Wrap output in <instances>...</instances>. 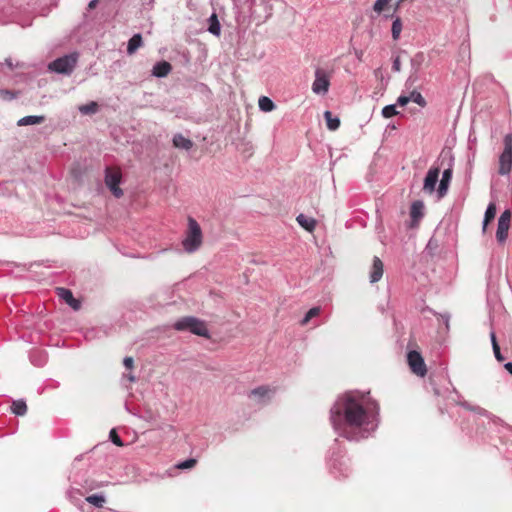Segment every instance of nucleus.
I'll return each mask as SVG.
<instances>
[{"mask_svg": "<svg viewBox=\"0 0 512 512\" xmlns=\"http://www.w3.org/2000/svg\"><path fill=\"white\" fill-rule=\"evenodd\" d=\"M330 422L339 436L349 441H360L378 428L380 407L369 393L346 392L331 407Z\"/></svg>", "mask_w": 512, "mask_h": 512, "instance_id": "1", "label": "nucleus"}, {"mask_svg": "<svg viewBox=\"0 0 512 512\" xmlns=\"http://www.w3.org/2000/svg\"><path fill=\"white\" fill-rule=\"evenodd\" d=\"M203 243V234L198 222L192 218H188L187 229L182 239L183 250L187 253L196 252Z\"/></svg>", "mask_w": 512, "mask_h": 512, "instance_id": "2", "label": "nucleus"}, {"mask_svg": "<svg viewBox=\"0 0 512 512\" xmlns=\"http://www.w3.org/2000/svg\"><path fill=\"white\" fill-rule=\"evenodd\" d=\"M173 327L177 331H189L197 336L209 337V330L205 322L193 316L180 318L173 324Z\"/></svg>", "mask_w": 512, "mask_h": 512, "instance_id": "3", "label": "nucleus"}, {"mask_svg": "<svg viewBox=\"0 0 512 512\" xmlns=\"http://www.w3.org/2000/svg\"><path fill=\"white\" fill-rule=\"evenodd\" d=\"M77 61V53L67 54L49 63L48 69L56 73L69 75L73 72Z\"/></svg>", "mask_w": 512, "mask_h": 512, "instance_id": "4", "label": "nucleus"}, {"mask_svg": "<svg viewBox=\"0 0 512 512\" xmlns=\"http://www.w3.org/2000/svg\"><path fill=\"white\" fill-rule=\"evenodd\" d=\"M512 169V134L509 133L504 137V150L499 156L498 173L500 175H508Z\"/></svg>", "mask_w": 512, "mask_h": 512, "instance_id": "5", "label": "nucleus"}, {"mask_svg": "<svg viewBox=\"0 0 512 512\" xmlns=\"http://www.w3.org/2000/svg\"><path fill=\"white\" fill-rule=\"evenodd\" d=\"M121 172L117 169L107 167L105 170V184L116 198L123 195L122 189L119 187L121 183Z\"/></svg>", "mask_w": 512, "mask_h": 512, "instance_id": "6", "label": "nucleus"}, {"mask_svg": "<svg viewBox=\"0 0 512 512\" xmlns=\"http://www.w3.org/2000/svg\"><path fill=\"white\" fill-rule=\"evenodd\" d=\"M448 156V166L447 168L444 169L443 173H442V178L440 180V183H439V186H438V189H437V193H438V196L439 198H442L444 197L446 194H447V191H448V188H449V184L452 180V175H453V169H452V162H453V157L447 153L446 155H444L443 153L441 154V157H442V163L444 162V158Z\"/></svg>", "mask_w": 512, "mask_h": 512, "instance_id": "7", "label": "nucleus"}, {"mask_svg": "<svg viewBox=\"0 0 512 512\" xmlns=\"http://www.w3.org/2000/svg\"><path fill=\"white\" fill-rule=\"evenodd\" d=\"M329 86L330 80L328 74L320 68L316 69L312 91L318 95H325L329 90Z\"/></svg>", "mask_w": 512, "mask_h": 512, "instance_id": "8", "label": "nucleus"}, {"mask_svg": "<svg viewBox=\"0 0 512 512\" xmlns=\"http://www.w3.org/2000/svg\"><path fill=\"white\" fill-rule=\"evenodd\" d=\"M407 361L412 372L418 376H425L427 370L423 357L417 351H410L407 355Z\"/></svg>", "mask_w": 512, "mask_h": 512, "instance_id": "9", "label": "nucleus"}, {"mask_svg": "<svg viewBox=\"0 0 512 512\" xmlns=\"http://www.w3.org/2000/svg\"><path fill=\"white\" fill-rule=\"evenodd\" d=\"M511 213L509 210H505L501 213L498 219L496 238L498 242L503 243L508 236V230L510 227Z\"/></svg>", "mask_w": 512, "mask_h": 512, "instance_id": "10", "label": "nucleus"}, {"mask_svg": "<svg viewBox=\"0 0 512 512\" xmlns=\"http://www.w3.org/2000/svg\"><path fill=\"white\" fill-rule=\"evenodd\" d=\"M439 174H440V167H431L427 174H426V177L424 179V184H423V190L427 193H433L435 191V188H436V184L438 182V178H439Z\"/></svg>", "mask_w": 512, "mask_h": 512, "instance_id": "11", "label": "nucleus"}, {"mask_svg": "<svg viewBox=\"0 0 512 512\" xmlns=\"http://www.w3.org/2000/svg\"><path fill=\"white\" fill-rule=\"evenodd\" d=\"M383 272H384L383 262L380 260V258L375 256L373 258L372 266H371L370 273H369L370 283L378 282L382 278Z\"/></svg>", "mask_w": 512, "mask_h": 512, "instance_id": "12", "label": "nucleus"}, {"mask_svg": "<svg viewBox=\"0 0 512 512\" xmlns=\"http://www.w3.org/2000/svg\"><path fill=\"white\" fill-rule=\"evenodd\" d=\"M57 295L74 310H78L80 308V302L74 298L72 292L69 289L57 288Z\"/></svg>", "mask_w": 512, "mask_h": 512, "instance_id": "13", "label": "nucleus"}, {"mask_svg": "<svg viewBox=\"0 0 512 512\" xmlns=\"http://www.w3.org/2000/svg\"><path fill=\"white\" fill-rule=\"evenodd\" d=\"M172 70V66L167 61L157 62L152 69V75L157 78L166 77Z\"/></svg>", "mask_w": 512, "mask_h": 512, "instance_id": "14", "label": "nucleus"}, {"mask_svg": "<svg viewBox=\"0 0 512 512\" xmlns=\"http://www.w3.org/2000/svg\"><path fill=\"white\" fill-rule=\"evenodd\" d=\"M424 215V204L422 201H415L410 208V217L413 222H418Z\"/></svg>", "mask_w": 512, "mask_h": 512, "instance_id": "15", "label": "nucleus"}, {"mask_svg": "<svg viewBox=\"0 0 512 512\" xmlns=\"http://www.w3.org/2000/svg\"><path fill=\"white\" fill-rule=\"evenodd\" d=\"M44 121H45V116L29 115V116L20 118L17 121V125L18 126L37 125V124L43 123Z\"/></svg>", "mask_w": 512, "mask_h": 512, "instance_id": "16", "label": "nucleus"}, {"mask_svg": "<svg viewBox=\"0 0 512 512\" xmlns=\"http://www.w3.org/2000/svg\"><path fill=\"white\" fill-rule=\"evenodd\" d=\"M271 393V389H269L266 386H261L256 389H253L250 392V396L257 398L259 402H265L266 399L270 398Z\"/></svg>", "mask_w": 512, "mask_h": 512, "instance_id": "17", "label": "nucleus"}, {"mask_svg": "<svg viewBox=\"0 0 512 512\" xmlns=\"http://www.w3.org/2000/svg\"><path fill=\"white\" fill-rule=\"evenodd\" d=\"M173 145L176 148L189 150L192 148L193 142L190 139L184 137L182 134H176L173 137Z\"/></svg>", "mask_w": 512, "mask_h": 512, "instance_id": "18", "label": "nucleus"}, {"mask_svg": "<svg viewBox=\"0 0 512 512\" xmlns=\"http://www.w3.org/2000/svg\"><path fill=\"white\" fill-rule=\"evenodd\" d=\"M298 224L305 230L312 232L316 227L315 219L307 217L304 214H299L296 218Z\"/></svg>", "mask_w": 512, "mask_h": 512, "instance_id": "19", "label": "nucleus"}, {"mask_svg": "<svg viewBox=\"0 0 512 512\" xmlns=\"http://www.w3.org/2000/svg\"><path fill=\"white\" fill-rule=\"evenodd\" d=\"M142 46V36L141 34H134L128 41L127 45V53L132 55L134 54L139 47Z\"/></svg>", "mask_w": 512, "mask_h": 512, "instance_id": "20", "label": "nucleus"}, {"mask_svg": "<svg viewBox=\"0 0 512 512\" xmlns=\"http://www.w3.org/2000/svg\"><path fill=\"white\" fill-rule=\"evenodd\" d=\"M208 31L215 36L220 35L221 25L215 13L208 18Z\"/></svg>", "mask_w": 512, "mask_h": 512, "instance_id": "21", "label": "nucleus"}, {"mask_svg": "<svg viewBox=\"0 0 512 512\" xmlns=\"http://www.w3.org/2000/svg\"><path fill=\"white\" fill-rule=\"evenodd\" d=\"M324 118L326 120L327 128L331 131H335L340 126V119L337 116H333L330 111H325Z\"/></svg>", "mask_w": 512, "mask_h": 512, "instance_id": "22", "label": "nucleus"}, {"mask_svg": "<svg viewBox=\"0 0 512 512\" xmlns=\"http://www.w3.org/2000/svg\"><path fill=\"white\" fill-rule=\"evenodd\" d=\"M98 108H99V106H98L97 102L91 101L87 104L80 105L78 107V110L83 115H92L98 111Z\"/></svg>", "mask_w": 512, "mask_h": 512, "instance_id": "23", "label": "nucleus"}, {"mask_svg": "<svg viewBox=\"0 0 512 512\" xmlns=\"http://www.w3.org/2000/svg\"><path fill=\"white\" fill-rule=\"evenodd\" d=\"M258 105L260 110L263 112H271L275 109L274 102L266 96H261L259 98Z\"/></svg>", "mask_w": 512, "mask_h": 512, "instance_id": "24", "label": "nucleus"}, {"mask_svg": "<svg viewBox=\"0 0 512 512\" xmlns=\"http://www.w3.org/2000/svg\"><path fill=\"white\" fill-rule=\"evenodd\" d=\"M496 215V206L494 203H490L485 211L484 220H483V230L485 231L488 223L495 218Z\"/></svg>", "mask_w": 512, "mask_h": 512, "instance_id": "25", "label": "nucleus"}, {"mask_svg": "<svg viewBox=\"0 0 512 512\" xmlns=\"http://www.w3.org/2000/svg\"><path fill=\"white\" fill-rule=\"evenodd\" d=\"M11 409L15 415L23 416L27 412V405L23 400H16L13 401Z\"/></svg>", "mask_w": 512, "mask_h": 512, "instance_id": "26", "label": "nucleus"}, {"mask_svg": "<svg viewBox=\"0 0 512 512\" xmlns=\"http://www.w3.org/2000/svg\"><path fill=\"white\" fill-rule=\"evenodd\" d=\"M402 31V21L399 16H396L393 20L391 33L393 40H398Z\"/></svg>", "mask_w": 512, "mask_h": 512, "instance_id": "27", "label": "nucleus"}, {"mask_svg": "<svg viewBox=\"0 0 512 512\" xmlns=\"http://www.w3.org/2000/svg\"><path fill=\"white\" fill-rule=\"evenodd\" d=\"M86 501L96 507H102L105 503V497L102 494H93L86 498Z\"/></svg>", "mask_w": 512, "mask_h": 512, "instance_id": "28", "label": "nucleus"}, {"mask_svg": "<svg viewBox=\"0 0 512 512\" xmlns=\"http://www.w3.org/2000/svg\"><path fill=\"white\" fill-rule=\"evenodd\" d=\"M409 99H410V101L418 104L421 107L426 106V101H425L424 97L421 95V93H419L417 91H412L409 95Z\"/></svg>", "mask_w": 512, "mask_h": 512, "instance_id": "29", "label": "nucleus"}, {"mask_svg": "<svg viewBox=\"0 0 512 512\" xmlns=\"http://www.w3.org/2000/svg\"><path fill=\"white\" fill-rule=\"evenodd\" d=\"M320 313V308L319 307H313L311 308L307 313L306 315L304 316V318L302 319L301 321V324L302 325H305L307 324L312 318L318 316Z\"/></svg>", "mask_w": 512, "mask_h": 512, "instance_id": "30", "label": "nucleus"}, {"mask_svg": "<svg viewBox=\"0 0 512 512\" xmlns=\"http://www.w3.org/2000/svg\"><path fill=\"white\" fill-rule=\"evenodd\" d=\"M397 114H398V111L396 109V105H394V104L387 105L382 109V115L384 118H390Z\"/></svg>", "mask_w": 512, "mask_h": 512, "instance_id": "31", "label": "nucleus"}, {"mask_svg": "<svg viewBox=\"0 0 512 512\" xmlns=\"http://www.w3.org/2000/svg\"><path fill=\"white\" fill-rule=\"evenodd\" d=\"M196 464V460L193 458L187 459L185 461H182L176 465L178 469L184 470V469H190L194 467Z\"/></svg>", "mask_w": 512, "mask_h": 512, "instance_id": "32", "label": "nucleus"}, {"mask_svg": "<svg viewBox=\"0 0 512 512\" xmlns=\"http://www.w3.org/2000/svg\"><path fill=\"white\" fill-rule=\"evenodd\" d=\"M109 438L110 440L116 445V446H119V447H122L124 445L122 439L120 438V436L117 434V432L115 431V429H112L109 433Z\"/></svg>", "mask_w": 512, "mask_h": 512, "instance_id": "33", "label": "nucleus"}, {"mask_svg": "<svg viewBox=\"0 0 512 512\" xmlns=\"http://www.w3.org/2000/svg\"><path fill=\"white\" fill-rule=\"evenodd\" d=\"M389 1L390 0H376L373 6V10L380 14L384 10V7L389 3Z\"/></svg>", "mask_w": 512, "mask_h": 512, "instance_id": "34", "label": "nucleus"}, {"mask_svg": "<svg viewBox=\"0 0 512 512\" xmlns=\"http://www.w3.org/2000/svg\"><path fill=\"white\" fill-rule=\"evenodd\" d=\"M461 405L463 407H465L466 409L468 410H471V411H474V412H477L478 414H481V415H485L486 414V410L480 408V407H475V406H471L469 403L467 402H462Z\"/></svg>", "mask_w": 512, "mask_h": 512, "instance_id": "35", "label": "nucleus"}, {"mask_svg": "<svg viewBox=\"0 0 512 512\" xmlns=\"http://www.w3.org/2000/svg\"><path fill=\"white\" fill-rule=\"evenodd\" d=\"M493 348L494 356L497 361L502 362L504 360L503 355L501 354L500 347L498 344H495Z\"/></svg>", "mask_w": 512, "mask_h": 512, "instance_id": "36", "label": "nucleus"}, {"mask_svg": "<svg viewBox=\"0 0 512 512\" xmlns=\"http://www.w3.org/2000/svg\"><path fill=\"white\" fill-rule=\"evenodd\" d=\"M392 69H393V71H395V72H399V71L401 70V62H400V58H399V56H396V57L393 59Z\"/></svg>", "mask_w": 512, "mask_h": 512, "instance_id": "37", "label": "nucleus"}, {"mask_svg": "<svg viewBox=\"0 0 512 512\" xmlns=\"http://www.w3.org/2000/svg\"><path fill=\"white\" fill-rule=\"evenodd\" d=\"M410 102L409 96L401 95L397 99V104L400 106H405Z\"/></svg>", "mask_w": 512, "mask_h": 512, "instance_id": "38", "label": "nucleus"}, {"mask_svg": "<svg viewBox=\"0 0 512 512\" xmlns=\"http://www.w3.org/2000/svg\"><path fill=\"white\" fill-rule=\"evenodd\" d=\"M123 364H124L125 368L132 369L133 368V364H134V360H133L132 357H125L124 361H123Z\"/></svg>", "mask_w": 512, "mask_h": 512, "instance_id": "39", "label": "nucleus"}, {"mask_svg": "<svg viewBox=\"0 0 512 512\" xmlns=\"http://www.w3.org/2000/svg\"><path fill=\"white\" fill-rule=\"evenodd\" d=\"M490 339H491L492 347H494L495 344H498L497 339H496V334L494 331L490 332Z\"/></svg>", "mask_w": 512, "mask_h": 512, "instance_id": "40", "label": "nucleus"}, {"mask_svg": "<svg viewBox=\"0 0 512 512\" xmlns=\"http://www.w3.org/2000/svg\"><path fill=\"white\" fill-rule=\"evenodd\" d=\"M504 367L512 375V362H507Z\"/></svg>", "mask_w": 512, "mask_h": 512, "instance_id": "41", "label": "nucleus"}, {"mask_svg": "<svg viewBox=\"0 0 512 512\" xmlns=\"http://www.w3.org/2000/svg\"><path fill=\"white\" fill-rule=\"evenodd\" d=\"M5 63L6 65L9 67V68H13V63H12V60L10 58H7L5 60Z\"/></svg>", "mask_w": 512, "mask_h": 512, "instance_id": "42", "label": "nucleus"}, {"mask_svg": "<svg viewBox=\"0 0 512 512\" xmlns=\"http://www.w3.org/2000/svg\"><path fill=\"white\" fill-rule=\"evenodd\" d=\"M31 360H32V362H33V363H35V364H36V365H38V366L43 365V364H44V362H45V360H44V359H43V360H41V361L35 362V360L33 359V355L31 356Z\"/></svg>", "mask_w": 512, "mask_h": 512, "instance_id": "43", "label": "nucleus"}, {"mask_svg": "<svg viewBox=\"0 0 512 512\" xmlns=\"http://www.w3.org/2000/svg\"><path fill=\"white\" fill-rule=\"evenodd\" d=\"M96 3H97V0L90 1L89 8H91V9L94 8L96 6Z\"/></svg>", "mask_w": 512, "mask_h": 512, "instance_id": "44", "label": "nucleus"}, {"mask_svg": "<svg viewBox=\"0 0 512 512\" xmlns=\"http://www.w3.org/2000/svg\"><path fill=\"white\" fill-rule=\"evenodd\" d=\"M2 93L6 94V95H9L10 98H13V95L9 91H2Z\"/></svg>", "mask_w": 512, "mask_h": 512, "instance_id": "45", "label": "nucleus"}, {"mask_svg": "<svg viewBox=\"0 0 512 512\" xmlns=\"http://www.w3.org/2000/svg\"><path fill=\"white\" fill-rule=\"evenodd\" d=\"M4 17V13L2 11V9L0 10V20Z\"/></svg>", "mask_w": 512, "mask_h": 512, "instance_id": "46", "label": "nucleus"}, {"mask_svg": "<svg viewBox=\"0 0 512 512\" xmlns=\"http://www.w3.org/2000/svg\"><path fill=\"white\" fill-rule=\"evenodd\" d=\"M129 379H130L131 381H134V380H135V378H134L133 376H129Z\"/></svg>", "mask_w": 512, "mask_h": 512, "instance_id": "47", "label": "nucleus"}]
</instances>
